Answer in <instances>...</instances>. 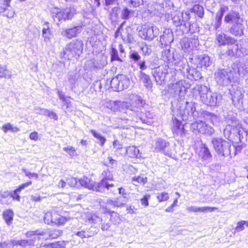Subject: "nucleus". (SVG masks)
I'll use <instances>...</instances> for the list:
<instances>
[{
    "instance_id": "obj_1",
    "label": "nucleus",
    "mask_w": 248,
    "mask_h": 248,
    "mask_svg": "<svg viewBox=\"0 0 248 248\" xmlns=\"http://www.w3.org/2000/svg\"><path fill=\"white\" fill-rule=\"evenodd\" d=\"M199 93L202 102L207 106H215L221 99V95L213 93L206 86H201Z\"/></svg>"
},
{
    "instance_id": "obj_2",
    "label": "nucleus",
    "mask_w": 248,
    "mask_h": 248,
    "mask_svg": "<svg viewBox=\"0 0 248 248\" xmlns=\"http://www.w3.org/2000/svg\"><path fill=\"white\" fill-rule=\"evenodd\" d=\"M83 43L80 40H76L68 44L63 50V57L68 60L77 59L82 53Z\"/></svg>"
},
{
    "instance_id": "obj_3",
    "label": "nucleus",
    "mask_w": 248,
    "mask_h": 248,
    "mask_svg": "<svg viewBox=\"0 0 248 248\" xmlns=\"http://www.w3.org/2000/svg\"><path fill=\"white\" fill-rule=\"evenodd\" d=\"M212 143L216 152L222 156L231 155V144L227 141L219 138H213Z\"/></svg>"
},
{
    "instance_id": "obj_4",
    "label": "nucleus",
    "mask_w": 248,
    "mask_h": 248,
    "mask_svg": "<svg viewBox=\"0 0 248 248\" xmlns=\"http://www.w3.org/2000/svg\"><path fill=\"white\" fill-rule=\"evenodd\" d=\"M44 220L46 224L60 226L66 222L68 218L59 214L57 211L52 210L45 213Z\"/></svg>"
},
{
    "instance_id": "obj_5",
    "label": "nucleus",
    "mask_w": 248,
    "mask_h": 248,
    "mask_svg": "<svg viewBox=\"0 0 248 248\" xmlns=\"http://www.w3.org/2000/svg\"><path fill=\"white\" fill-rule=\"evenodd\" d=\"M129 99L132 102L133 106L129 105V108H126V113H129L132 117L136 113L138 112V109L143 107L145 103L140 96L136 94H131L129 95Z\"/></svg>"
},
{
    "instance_id": "obj_6",
    "label": "nucleus",
    "mask_w": 248,
    "mask_h": 248,
    "mask_svg": "<svg viewBox=\"0 0 248 248\" xmlns=\"http://www.w3.org/2000/svg\"><path fill=\"white\" fill-rule=\"evenodd\" d=\"M191 128L192 131L196 133H200L208 136L213 135L215 132V130L213 127L208 125L202 120L197 121L192 124Z\"/></svg>"
},
{
    "instance_id": "obj_7",
    "label": "nucleus",
    "mask_w": 248,
    "mask_h": 248,
    "mask_svg": "<svg viewBox=\"0 0 248 248\" xmlns=\"http://www.w3.org/2000/svg\"><path fill=\"white\" fill-rule=\"evenodd\" d=\"M232 75V70L228 72L224 69L219 70L215 73V80L217 84L227 86L232 79L234 80V77Z\"/></svg>"
},
{
    "instance_id": "obj_8",
    "label": "nucleus",
    "mask_w": 248,
    "mask_h": 248,
    "mask_svg": "<svg viewBox=\"0 0 248 248\" xmlns=\"http://www.w3.org/2000/svg\"><path fill=\"white\" fill-rule=\"evenodd\" d=\"M180 45L184 52H190L198 47L199 45L198 38L195 35L190 38L184 37L181 40Z\"/></svg>"
},
{
    "instance_id": "obj_9",
    "label": "nucleus",
    "mask_w": 248,
    "mask_h": 248,
    "mask_svg": "<svg viewBox=\"0 0 248 248\" xmlns=\"http://www.w3.org/2000/svg\"><path fill=\"white\" fill-rule=\"evenodd\" d=\"M153 74L156 82L160 85H162L165 83L167 80V77L169 74V72L166 66L163 69H161L159 67L155 68Z\"/></svg>"
},
{
    "instance_id": "obj_10",
    "label": "nucleus",
    "mask_w": 248,
    "mask_h": 248,
    "mask_svg": "<svg viewBox=\"0 0 248 248\" xmlns=\"http://www.w3.org/2000/svg\"><path fill=\"white\" fill-rule=\"evenodd\" d=\"M133 116H134L132 118L133 121L138 122V119H139L143 123L146 124L148 125H151L152 123L151 119L153 117V114L150 111H147L145 113L138 112Z\"/></svg>"
},
{
    "instance_id": "obj_11",
    "label": "nucleus",
    "mask_w": 248,
    "mask_h": 248,
    "mask_svg": "<svg viewBox=\"0 0 248 248\" xmlns=\"http://www.w3.org/2000/svg\"><path fill=\"white\" fill-rule=\"evenodd\" d=\"M103 179L101 182L98 184V189L101 190V188L105 187L107 189H108L110 187H113V185L108 184L106 181L107 180H112L113 179V176L111 172L107 170H104L102 173Z\"/></svg>"
},
{
    "instance_id": "obj_12",
    "label": "nucleus",
    "mask_w": 248,
    "mask_h": 248,
    "mask_svg": "<svg viewBox=\"0 0 248 248\" xmlns=\"http://www.w3.org/2000/svg\"><path fill=\"white\" fill-rule=\"evenodd\" d=\"M81 27L76 26L70 29H63L61 31V35L68 39L76 37L81 31Z\"/></svg>"
},
{
    "instance_id": "obj_13",
    "label": "nucleus",
    "mask_w": 248,
    "mask_h": 248,
    "mask_svg": "<svg viewBox=\"0 0 248 248\" xmlns=\"http://www.w3.org/2000/svg\"><path fill=\"white\" fill-rule=\"evenodd\" d=\"M107 108L115 112L116 111H123L124 108H129V104L124 102L109 101L107 106Z\"/></svg>"
},
{
    "instance_id": "obj_14",
    "label": "nucleus",
    "mask_w": 248,
    "mask_h": 248,
    "mask_svg": "<svg viewBox=\"0 0 248 248\" xmlns=\"http://www.w3.org/2000/svg\"><path fill=\"white\" fill-rule=\"evenodd\" d=\"M224 21L225 23L232 25L239 21H242V19L238 12L232 10L225 15Z\"/></svg>"
},
{
    "instance_id": "obj_15",
    "label": "nucleus",
    "mask_w": 248,
    "mask_h": 248,
    "mask_svg": "<svg viewBox=\"0 0 248 248\" xmlns=\"http://www.w3.org/2000/svg\"><path fill=\"white\" fill-rule=\"evenodd\" d=\"M197 67L206 68L212 63L210 57L206 54L199 55L195 59Z\"/></svg>"
},
{
    "instance_id": "obj_16",
    "label": "nucleus",
    "mask_w": 248,
    "mask_h": 248,
    "mask_svg": "<svg viewBox=\"0 0 248 248\" xmlns=\"http://www.w3.org/2000/svg\"><path fill=\"white\" fill-rule=\"evenodd\" d=\"M243 22L242 20V21H239L232 24L229 30L230 33L235 36H242L244 34L243 30H244Z\"/></svg>"
},
{
    "instance_id": "obj_17",
    "label": "nucleus",
    "mask_w": 248,
    "mask_h": 248,
    "mask_svg": "<svg viewBox=\"0 0 248 248\" xmlns=\"http://www.w3.org/2000/svg\"><path fill=\"white\" fill-rule=\"evenodd\" d=\"M244 91L241 89H237L236 91L232 95V101L233 103L237 107L240 108L243 106V98L244 96Z\"/></svg>"
},
{
    "instance_id": "obj_18",
    "label": "nucleus",
    "mask_w": 248,
    "mask_h": 248,
    "mask_svg": "<svg viewBox=\"0 0 248 248\" xmlns=\"http://www.w3.org/2000/svg\"><path fill=\"white\" fill-rule=\"evenodd\" d=\"M199 156L201 157L204 164H208L212 160V155L208 148L205 144L202 145L199 153Z\"/></svg>"
},
{
    "instance_id": "obj_19",
    "label": "nucleus",
    "mask_w": 248,
    "mask_h": 248,
    "mask_svg": "<svg viewBox=\"0 0 248 248\" xmlns=\"http://www.w3.org/2000/svg\"><path fill=\"white\" fill-rule=\"evenodd\" d=\"M78 184L79 186H81L89 189L100 191V189H98V186H95L94 182L87 177H83L78 179Z\"/></svg>"
},
{
    "instance_id": "obj_20",
    "label": "nucleus",
    "mask_w": 248,
    "mask_h": 248,
    "mask_svg": "<svg viewBox=\"0 0 248 248\" xmlns=\"http://www.w3.org/2000/svg\"><path fill=\"white\" fill-rule=\"evenodd\" d=\"M226 53L230 57L236 56L237 57H241L240 49L235 40L234 42L228 44V50Z\"/></svg>"
},
{
    "instance_id": "obj_21",
    "label": "nucleus",
    "mask_w": 248,
    "mask_h": 248,
    "mask_svg": "<svg viewBox=\"0 0 248 248\" xmlns=\"http://www.w3.org/2000/svg\"><path fill=\"white\" fill-rule=\"evenodd\" d=\"M232 72H237L235 73L234 75H232L234 77V80L237 79L240 77H243L248 73V70L246 67V66L243 63H239L236 65V68L233 67Z\"/></svg>"
},
{
    "instance_id": "obj_22",
    "label": "nucleus",
    "mask_w": 248,
    "mask_h": 248,
    "mask_svg": "<svg viewBox=\"0 0 248 248\" xmlns=\"http://www.w3.org/2000/svg\"><path fill=\"white\" fill-rule=\"evenodd\" d=\"M40 234H42L43 236H46L44 239L45 240H47L49 239L57 238L62 234V231L57 229L53 230H45L42 231V232Z\"/></svg>"
},
{
    "instance_id": "obj_23",
    "label": "nucleus",
    "mask_w": 248,
    "mask_h": 248,
    "mask_svg": "<svg viewBox=\"0 0 248 248\" xmlns=\"http://www.w3.org/2000/svg\"><path fill=\"white\" fill-rule=\"evenodd\" d=\"M102 221V218L95 213H88L85 216V221L87 224L96 225Z\"/></svg>"
},
{
    "instance_id": "obj_24",
    "label": "nucleus",
    "mask_w": 248,
    "mask_h": 248,
    "mask_svg": "<svg viewBox=\"0 0 248 248\" xmlns=\"http://www.w3.org/2000/svg\"><path fill=\"white\" fill-rule=\"evenodd\" d=\"M217 40L219 45H225L229 44L230 43H233L235 42V39L227 36L225 33L220 32L219 33H217L216 34Z\"/></svg>"
},
{
    "instance_id": "obj_25",
    "label": "nucleus",
    "mask_w": 248,
    "mask_h": 248,
    "mask_svg": "<svg viewBox=\"0 0 248 248\" xmlns=\"http://www.w3.org/2000/svg\"><path fill=\"white\" fill-rule=\"evenodd\" d=\"M236 114L230 111L225 117V120L229 126L236 127L238 125V120L236 118Z\"/></svg>"
},
{
    "instance_id": "obj_26",
    "label": "nucleus",
    "mask_w": 248,
    "mask_h": 248,
    "mask_svg": "<svg viewBox=\"0 0 248 248\" xmlns=\"http://www.w3.org/2000/svg\"><path fill=\"white\" fill-rule=\"evenodd\" d=\"M186 110L187 111L188 115H192L195 119L199 117V112L196 110V104L195 103L186 102Z\"/></svg>"
},
{
    "instance_id": "obj_27",
    "label": "nucleus",
    "mask_w": 248,
    "mask_h": 248,
    "mask_svg": "<svg viewBox=\"0 0 248 248\" xmlns=\"http://www.w3.org/2000/svg\"><path fill=\"white\" fill-rule=\"evenodd\" d=\"M170 31L169 29H166L163 34L160 37V42L161 44V47L170 46Z\"/></svg>"
},
{
    "instance_id": "obj_28",
    "label": "nucleus",
    "mask_w": 248,
    "mask_h": 248,
    "mask_svg": "<svg viewBox=\"0 0 248 248\" xmlns=\"http://www.w3.org/2000/svg\"><path fill=\"white\" fill-rule=\"evenodd\" d=\"M104 214H108L110 216V221L114 224H119L122 221V219L120 215L117 213L110 210L109 209L106 208V210L103 211Z\"/></svg>"
},
{
    "instance_id": "obj_29",
    "label": "nucleus",
    "mask_w": 248,
    "mask_h": 248,
    "mask_svg": "<svg viewBox=\"0 0 248 248\" xmlns=\"http://www.w3.org/2000/svg\"><path fill=\"white\" fill-rule=\"evenodd\" d=\"M12 244V246H19L22 248H26L27 247L34 246V240H11L10 242Z\"/></svg>"
},
{
    "instance_id": "obj_30",
    "label": "nucleus",
    "mask_w": 248,
    "mask_h": 248,
    "mask_svg": "<svg viewBox=\"0 0 248 248\" xmlns=\"http://www.w3.org/2000/svg\"><path fill=\"white\" fill-rule=\"evenodd\" d=\"M11 192L6 190L0 193V203L2 205H8L12 203Z\"/></svg>"
},
{
    "instance_id": "obj_31",
    "label": "nucleus",
    "mask_w": 248,
    "mask_h": 248,
    "mask_svg": "<svg viewBox=\"0 0 248 248\" xmlns=\"http://www.w3.org/2000/svg\"><path fill=\"white\" fill-rule=\"evenodd\" d=\"M51 14L54 21L57 24H58L61 20H63L62 9L56 7L53 8L51 9Z\"/></svg>"
},
{
    "instance_id": "obj_32",
    "label": "nucleus",
    "mask_w": 248,
    "mask_h": 248,
    "mask_svg": "<svg viewBox=\"0 0 248 248\" xmlns=\"http://www.w3.org/2000/svg\"><path fill=\"white\" fill-rule=\"evenodd\" d=\"M201 115H202L203 117L205 118V119H210L211 123L214 125H217L219 123V118L213 113H209L206 111H203Z\"/></svg>"
},
{
    "instance_id": "obj_33",
    "label": "nucleus",
    "mask_w": 248,
    "mask_h": 248,
    "mask_svg": "<svg viewBox=\"0 0 248 248\" xmlns=\"http://www.w3.org/2000/svg\"><path fill=\"white\" fill-rule=\"evenodd\" d=\"M42 232V231H40L39 230H37L35 231H28L26 233V236L27 237H30L33 236V238L31 239V240H34V244H35L36 241H39L41 239L44 240V238L45 237H46V236H43L42 234H38V233H41Z\"/></svg>"
},
{
    "instance_id": "obj_34",
    "label": "nucleus",
    "mask_w": 248,
    "mask_h": 248,
    "mask_svg": "<svg viewBox=\"0 0 248 248\" xmlns=\"http://www.w3.org/2000/svg\"><path fill=\"white\" fill-rule=\"evenodd\" d=\"M187 77L191 80H198L202 78V74L195 68L187 70Z\"/></svg>"
},
{
    "instance_id": "obj_35",
    "label": "nucleus",
    "mask_w": 248,
    "mask_h": 248,
    "mask_svg": "<svg viewBox=\"0 0 248 248\" xmlns=\"http://www.w3.org/2000/svg\"><path fill=\"white\" fill-rule=\"evenodd\" d=\"M62 11L64 20L71 19L76 13L75 8L70 7L62 9Z\"/></svg>"
},
{
    "instance_id": "obj_36",
    "label": "nucleus",
    "mask_w": 248,
    "mask_h": 248,
    "mask_svg": "<svg viewBox=\"0 0 248 248\" xmlns=\"http://www.w3.org/2000/svg\"><path fill=\"white\" fill-rule=\"evenodd\" d=\"M126 154L130 157L140 158L141 157L139 150L134 146L127 147L126 149Z\"/></svg>"
},
{
    "instance_id": "obj_37",
    "label": "nucleus",
    "mask_w": 248,
    "mask_h": 248,
    "mask_svg": "<svg viewBox=\"0 0 248 248\" xmlns=\"http://www.w3.org/2000/svg\"><path fill=\"white\" fill-rule=\"evenodd\" d=\"M14 212L11 209H7L3 211V218L8 225L12 224L14 217Z\"/></svg>"
},
{
    "instance_id": "obj_38",
    "label": "nucleus",
    "mask_w": 248,
    "mask_h": 248,
    "mask_svg": "<svg viewBox=\"0 0 248 248\" xmlns=\"http://www.w3.org/2000/svg\"><path fill=\"white\" fill-rule=\"evenodd\" d=\"M140 80L144 83V86L147 88L150 89L152 88V84L149 76L140 71Z\"/></svg>"
},
{
    "instance_id": "obj_39",
    "label": "nucleus",
    "mask_w": 248,
    "mask_h": 248,
    "mask_svg": "<svg viewBox=\"0 0 248 248\" xmlns=\"http://www.w3.org/2000/svg\"><path fill=\"white\" fill-rule=\"evenodd\" d=\"M120 90H123L124 89H127L130 85V82L129 79L125 75L123 74L120 75Z\"/></svg>"
},
{
    "instance_id": "obj_40",
    "label": "nucleus",
    "mask_w": 248,
    "mask_h": 248,
    "mask_svg": "<svg viewBox=\"0 0 248 248\" xmlns=\"http://www.w3.org/2000/svg\"><path fill=\"white\" fill-rule=\"evenodd\" d=\"M163 50L162 51V58L163 61L168 64L170 63V46H168L161 47Z\"/></svg>"
},
{
    "instance_id": "obj_41",
    "label": "nucleus",
    "mask_w": 248,
    "mask_h": 248,
    "mask_svg": "<svg viewBox=\"0 0 248 248\" xmlns=\"http://www.w3.org/2000/svg\"><path fill=\"white\" fill-rule=\"evenodd\" d=\"M135 13L134 11L127 8L124 9L121 14V17L122 19L127 20L135 16Z\"/></svg>"
},
{
    "instance_id": "obj_42",
    "label": "nucleus",
    "mask_w": 248,
    "mask_h": 248,
    "mask_svg": "<svg viewBox=\"0 0 248 248\" xmlns=\"http://www.w3.org/2000/svg\"><path fill=\"white\" fill-rule=\"evenodd\" d=\"M7 10H8V12L5 14L4 16L8 18H13L15 15V11L12 9L8 10V8L4 4L0 3V13H3Z\"/></svg>"
},
{
    "instance_id": "obj_43",
    "label": "nucleus",
    "mask_w": 248,
    "mask_h": 248,
    "mask_svg": "<svg viewBox=\"0 0 248 248\" xmlns=\"http://www.w3.org/2000/svg\"><path fill=\"white\" fill-rule=\"evenodd\" d=\"M90 133L93 136L99 140V143L101 147L104 146L106 141V139L105 137L102 136L101 134L96 132L95 130L92 129L90 131Z\"/></svg>"
},
{
    "instance_id": "obj_44",
    "label": "nucleus",
    "mask_w": 248,
    "mask_h": 248,
    "mask_svg": "<svg viewBox=\"0 0 248 248\" xmlns=\"http://www.w3.org/2000/svg\"><path fill=\"white\" fill-rule=\"evenodd\" d=\"M1 129L4 133H7L8 131H11L12 132L16 133L20 130L18 127L14 126L10 123H7L4 124L2 126Z\"/></svg>"
},
{
    "instance_id": "obj_45",
    "label": "nucleus",
    "mask_w": 248,
    "mask_h": 248,
    "mask_svg": "<svg viewBox=\"0 0 248 248\" xmlns=\"http://www.w3.org/2000/svg\"><path fill=\"white\" fill-rule=\"evenodd\" d=\"M147 35H148L147 40H152L158 33V29L156 28H154V27L147 26Z\"/></svg>"
},
{
    "instance_id": "obj_46",
    "label": "nucleus",
    "mask_w": 248,
    "mask_h": 248,
    "mask_svg": "<svg viewBox=\"0 0 248 248\" xmlns=\"http://www.w3.org/2000/svg\"><path fill=\"white\" fill-rule=\"evenodd\" d=\"M191 11L196 14L200 17H202L204 15V11L203 7L198 4L194 5L191 9Z\"/></svg>"
},
{
    "instance_id": "obj_47",
    "label": "nucleus",
    "mask_w": 248,
    "mask_h": 248,
    "mask_svg": "<svg viewBox=\"0 0 248 248\" xmlns=\"http://www.w3.org/2000/svg\"><path fill=\"white\" fill-rule=\"evenodd\" d=\"M185 89L182 81H178L176 83H171V90H174L175 93L181 92Z\"/></svg>"
},
{
    "instance_id": "obj_48",
    "label": "nucleus",
    "mask_w": 248,
    "mask_h": 248,
    "mask_svg": "<svg viewBox=\"0 0 248 248\" xmlns=\"http://www.w3.org/2000/svg\"><path fill=\"white\" fill-rule=\"evenodd\" d=\"M120 75H118L116 77L113 78L110 82V86L111 88H114L115 90H120Z\"/></svg>"
},
{
    "instance_id": "obj_49",
    "label": "nucleus",
    "mask_w": 248,
    "mask_h": 248,
    "mask_svg": "<svg viewBox=\"0 0 248 248\" xmlns=\"http://www.w3.org/2000/svg\"><path fill=\"white\" fill-rule=\"evenodd\" d=\"M11 73L7 69L5 65H0V78H10Z\"/></svg>"
},
{
    "instance_id": "obj_50",
    "label": "nucleus",
    "mask_w": 248,
    "mask_h": 248,
    "mask_svg": "<svg viewBox=\"0 0 248 248\" xmlns=\"http://www.w3.org/2000/svg\"><path fill=\"white\" fill-rule=\"evenodd\" d=\"M42 31L44 41L45 42L49 41L52 36L50 29L49 28H43Z\"/></svg>"
},
{
    "instance_id": "obj_51",
    "label": "nucleus",
    "mask_w": 248,
    "mask_h": 248,
    "mask_svg": "<svg viewBox=\"0 0 248 248\" xmlns=\"http://www.w3.org/2000/svg\"><path fill=\"white\" fill-rule=\"evenodd\" d=\"M245 226L248 227V222L246 221H240L238 222L235 228V231L237 232H241L244 230Z\"/></svg>"
},
{
    "instance_id": "obj_52",
    "label": "nucleus",
    "mask_w": 248,
    "mask_h": 248,
    "mask_svg": "<svg viewBox=\"0 0 248 248\" xmlns=\"http://www.w3.org/2000/svg\"><path fill=\"white\" fill-rule=\"evenodd\" d=\"M63 149L71 157H73L77 155L75 148L72 146H67L66 147H64Z\"/></svg>"
},
{
    "instance_id": "obj_53",
    "label": "nucleus",
    "mask_w": 248,
    "mask_h": 248,
    "mask_svg": "<svg viewBox=\"0 0 248 248\" xmlns=\"http://www.w3.org/2000/svg\"><path fill=\"white\" fill-rule=\"evenodd\" d=\"M132 181L137 182L140 184L144 185L147 183V177L141 175L138 177H134L132 178Z\"/></svg>"
},
{
    "instance_id": "obj_54",
    "label": "nucleus",
    "mask_w": 248,
    "mask_h": 248,
    "mask_svg": "<svg viewBox=\"0 0 248 248\" xmlns=\"http://www.w3.org/2000/svg\"><path fill=\"white\" fill-rule=\"evenodd\" d=\"M67 184L71 187H79L78 180L74 177H70L67 179Z\"/></svg>"
},
{
    "instance_id": "obj_55",
    "label": "nucleus",
    "mask_w": 248,
    "mask_h": 248,
    "mask_svg": "<svg viewBox=\"0 0 248 248\" xmlns=\"http://www.w3.org/2000/svg\"><path fill=\"white\" fill-rule=\"evenodd\" d=\"M64 242L63 241H58L47 244V248H63L64 247Z\"/></svg>"
},
{
    "instance_id": "obj_56",
    "label": "nucleus",
    "mask_w": 248,
    "mask_h": 248,
    "mask_svg": "<svg viewBox=\"0 0 248 248\" xmlns=\"http://www.w3.org/2000/svg\"><path fill=\"white\" fill-rule=\"evenodd\" d=\"M166 146V143L164 140L159 139L156 140L155 149L159 151L163 150Z\"/></svg>"
},
{
    "instance_id": "obj_57",
    "label": "nucleus",
    "mask_w": 248,
    "mask_h": 248,
    "mask_svg": "<svg viewBox=\"0 0 248 248\" xmlns=\"http://www.w3.org/2000/svg\"><path fill=\"white\" fill-rule=\"evenodd\" d=\"M22 170L24 172L25 175L29 179H34L37 180L38 178V175L36 173L29 172L25 168H22Z\"/></svg>"
},
{
    "instance_id": "obj_58",
    "label": "nucleus",
    "mask_w": 248,
    "mask_h": 248,
    "mask_svg": "<svg viewBox=\"0 0 248 248\" xmlns=\"http://www.w3.org/2000/svg\"><path fill=\"white\" fill-rule=\"evenodd\" d=\"M140 48L143 55H148L151 53V49L146 44H141L140 45Z\"/></svg>"
},
{
    "instance_id": "obj_59",
    "label": "nucleus",
    "mask_w": 248,
    "mask_h": 248,
    "mask_svg": "<svg viewBox=\"0 0 248 248\" xmlns=\"http://www.w3.org/2000/svg\"><path fill=\"white\" fill-rule=\"evenodd\" d=\"M34 112L39 115H46L47 113L49 112V110L45 108H41L39 107H35L34 108Z\"/></svg>"
},
{
    "instance_id": "obj_60",
    "label": "nucleus",
    "mask_w": 248,
    "mask_h": 248,
    "mask_svg": "<svg viewBox=\"0 0 248 248\" xmlns=\"http://www.w3.org/2000/svg\"><path fill=\"white\" fill-rule=\"evenodd\" d=\"M97 233V232L95 231H94L93 232L92 234H88L87 232H86L85 231H80L78 232L77 233V235L83 238H89L93 236L94 235H95Z\"/></svg>"
},
{
    "instance_id": "obj_61",
    "label": "nucleus",
    "mask_w": 248,
    "mask_h": 248,
    "mask_svg": "<svg viewBox=\"0 0 248 248\" xmlns=\"http://www.w3.org/2000/svg\"><path fill=\"white\" fill-rule=\"evenodd\" d=\"M222 17L220 16L216 15L215 21L214 24V28L217 31L221 27Z\"/></svg>"
},
{
    "instance_id": "obj_62",
    "label": "nucleus",
    "mask_w": 248,
    "mask_h": 248,
    "mask_svg": "<svg viewBox=\"0 0 248 248\" xmlns=\"http://www.w3.org/2000/svg\"><path fill=\"white\" fill-rule=\"evenodd\" d=\"M114 202L115 207H117L123 206L126 202L125 199H123L122 197L116 198L114 200Z\"/></svg>"
},
{
    "instance_id": "obj_63",
    "label": "nucleus",
    "mask_w": 248,
    "mask_h": 248,
    "mask_svg": "<svg viewBox=\"0 0 248 248\" xmlns=\"http://www.w3.org/2000/svg\"><path fill=\"white\" fill-rule=\"evenodd\" d=\"M99 224L101 230L103 232L109 231L111 226V223L108 222L100 223Z\"/></svg>"
},
{
    "instance_id": "obj_64",
    "label": "nucleus",
    "mask_w": 248,
    "mask_h": 248,
    "mask_svg": "<svg viewBox=\"0 0 248 248\" xmlns=\"http://www.w3.org/2000/svg\"><path fill=\"white\" fill-rule=\"evenodd\" d=\"M147 32V26H144L141 31H139V36L143 39L147 40L148 35Z\"/></svg>"
}]
</instances>
